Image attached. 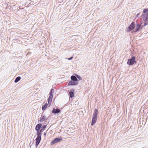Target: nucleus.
Instances as JSON below:
<instances>
[{
    "mask_svg": "<svg viewBox=\"0 0 148 148\" xmlns=\"http://www.w3.org/2000/svg\"><path fill=\"white\" fill-rule=\"evenodd\" d=\"M48 104L49 103L47 104V103H46L43 106H42V110L43 111L45 110L47 108Z\"/></svg>",
    "mask_w": 148,
    "mask_h": 148,
    "instance_id": "2eb2a0df",
    "label": "nucleus"
},
{
    "mask_svg": "<svg viewBox=\"0 0 148 148\" xmlns=\"http://www.w3.org/2000/svg\"><path fill=\"white\" fill-rule=\"evenodd\" d=\"M47 127V125H44L43 126H42L41 127L40 132H42L43 131L46 129Z\"/></svg>",
    "mask_w": 148,
    "mask_h": 148,
    "instance_id": "f3484780",
    "label": "nucleus"
},
{
    "mask_svg": "<svg viewBox=\"0 0 148 148\" xmlns=\"http://www.w3.org/2000/svg\"><path fill=\"white\" fill-rule=\"evenodd\" d=\"M97 119V116H92V119L91 123V125H93L96 122Z\"/></svg>",
    "mask_w": 148,
    "mask_h": 148,
    "instance_id": "6e6552de",
    "label": "nucleus"
},
{
    "mask_svg": "<svg viewBox=\"0 0 148 148\" xmlns=\"http://www.w3.org/2000/svg\"><path fill=\"white\" fill-rule=\"evenodd\" d=\"M99 113L98 110L97 109H95L93 116H97V115Z\"/></svg>",
    "mask_w": 148,
    "mask_h": 148,
    "instance_id": "dca6fc26",
    "label": "nucleus"
},
{
    "mask_svg": "<svg viewBox=\"0 0 148 148\" xmlns=\"http://www.w3.org/2000/svg\"><path fill=\"white\" fill-rule=\"evenodd\" d=\"M76 77L77 79H78L79 80H82V78L79 75H76Z\"/></svg>",
    "mask_w": 148,
    "mask_h": 148,
    "instance_id": "aec40b11",
    "label": "nucleus"
},
{
    "mask_svg": "<svg viewBox=\"0 0 148 148\" xmlns=\"http://www.w3.org/2000/svg\"><path fill=\"white\" fill-rule=\"evenodd\" d=\"M147 9H148V8H147Z\"/></svg>",
    "mask_w": 148,
    "mask_h": 148,
    "instance_id": "a878e982",
    "label": "nucleus"
},
{
    "mask_svg": "<svg viewBox=\"0 0 148 148\" xmlns=\"http://www.w3.org/2000/svg\"><path fill=\"white\" fill-rule=\"evenodd\" d=\"M37 137L36 139V146L37 148L40 143L41 140V134H36Z\"/></svg>",
    "mask_w": 148,
    "mask_h": 148,
    "instance_id": "7ed1b4c3",
    "label": "nucleus"
},
{
    "mask_svg": "<svg viewBox=\"0 0 148 148\" xmlns=\"http://www.w3.org/2000/svg\"><path fill=\"white\" fill-rule=\"evenodd\" d=\"M140 24L137 23L136 25V27L135 31L134 32L135 33H136L140 29Z\"/></svg>",
    "mask_w": 148,
    "mask_h": 148,
    "instance_id": "f8f14e48",
    "label": "nucleus"
},
{
    "mask_svg": "<svg viewBox=\"0 0 148 148\" xmlns=\"http://www.w3.org/2000/svg\"><path fill=\"white\" fill-rule=\"evenodd\" d=\"M46 133H45V132H44V135L45 136H46Z\"/></svg>",
    "mask_w": 148,
    "mask_h": 148,
    "instance_id": "393cba45",
    "label": "nucleus"
},
{
    "mask_svg": "<svg viewBox=\"0 0 148 148\" xmlns=\"http://www.w3.org/2000/svg\"><path fill=\"white\" fill-rule=\"evenodd\" d=\"M62 138L61 137H57L54 139L50 143V145L52 146L53 144L58 143L62 140Z\"/></svg>",
    "mask_w": 148,
    "mask_h": 148,
    "instance_id": "20e7f679",
    "label": "nucleus"
},
{
    "mask_svg": "<svg viewBox=\"0 0 148 148\" xmlns=\"http://www.w3.org/2000/svg\"><path fill=\"white\" fill-rule=\"evenodd\" d=\"M55 90L53 89H51L49 93L50 95H53V94Z\"/></svg>",
    "mask_w": 148,
    "mask_h": 148,
    "instance_id": "6ab92c4d",
    "label": "nucleus"
},
{
    "mask_svg": "<svg viewBox=\"0 0 148 148\" xmlns=\"http://www.w3.org/2000/svg\"><path fill=\"white\" fill-rule=\"evenodd\" d=\"M69 97L71 98H72L74 97V90L73 89H71L69 91Z\"/></svg>",
    "mask_w": 148,
    "mask_h": 148,
    "instance_id": "9d476101",
    "label": "nucleus"
},
{
    "mask_svg": "<svg viewBox=\"0 0 148 148\" xmlns=\"http://www.w3.org/2000/svg\"><path fill=\"white\" fill-rule=\"evenodd\" d=\"M78 83L76 82L71 80L69 82L68 85L69 86H74L78 85Z\"/></svg>",
    "mask_w": 148,
    "mask_h": 148,
    "instance_id": "1a4fd4ad",
    "label": "nucleus"
},
{
    "mask_svg": "<svg viewBox=\"0 0 148 148\" xmlns=\"http://www.w3.org/2000/svg\"><path fill=\"white\" fill-rule=\"evenodd\" d=\"M48 119L47 118L45 114H42L39 120L40 122H42L44 121L47 120Z\"/></svg>",
    "mask_w": 148,
    "mask_h": 148,
    "instance_id": "0eeeda50",
    "label": "nucleus"
},
{
    "mask_svg": "<svg viewBox=\"0 0 148 148\" xmlns=\"http://www.w3.org/2000/svg\"><path fill=\"white\" fill-rule=\"evenodd\" d=\"M147 25H148V22L147 23L145 22L143 24V26H145Z\"/></svg>",
    "mask_w": 148,
    "mask_h": 148,
    "instance_id": "412c9836",
    "label": "nucleus"
},
{
    "mask_svg": "<svg viewBox=\"0 0 148 148\" xmlns=\"http://www.w3.org/2000/svg\"><path fill=\"white\" fill-rule=\"evenodd\" d=\"M147 16H146V19L147 20H148V14H147Z\"/></svg>",
    "mask_w": 148,
    "mask_h": 148,
    "instance_id": "b1692460",
    "label": "nucleus"
},
{
    "mask_svg": "<svg viewBox=\"0 0 148 148\" xmlns=\"http://www.w3.org/2000/svg\"><path fill=\"white\" fill-rule=\"evenodd\" d=\"M135 27V24L134 22H132L130 26L128 27L127 30V32H130L133 30Z\"/></svg>",
    "mask_w": 148,
    "mask_h": 148,
    "instance_id": "423d86ee",
    "label": "nucleus"
},
{
    "mask_svg": "<svg viewBox=\"0 0 148 148\" xmlns=\"http://www.w3.org/2000/svg\"><path fill=\"white\" fill-rule=\"evenodd\" d=\"M136 58L134 56H132L131 58L129 59L127 62V64L130 65H132L136 63Z\"/></svg>",
    "mask_w": 148,
    "mask_h": 148,
    "instance_id": "f257e3e1",
    "label": "nucleus"
},
{
    "mask_svg": "<svg viewBox=\"0 0 148 148\" xmlns=\"http://www.w3.org/2000/svg\"><path fill=\"white\" fill-rule=\"evenodd\" d=\"M42 125L41 123H40L37 124L35 127V130L37 131L36 134H42V133L40 132L41 127Z\"/></svg>",
    "mask_w": 148,
    "mask_h": 148,
    "instance_id": "39448f33",
    "label": "nucleus"
},
{
    "mask_svg": "<svg viewBox=\"0 0 148 148\" xmlns=\"http://www.w3.org/2000/svg\"><path fill=\"white\" fill-rule=\"evenodd\" d=\"M140 24V29H142V28H143V27H144L145 26H143V25H141V24Z\"/></svg>",
    "mask_w": 148,
    "mask_h": 148,
    "instance_id": "5701e85b",
    "label": "nucleus"
},
{
    "mask_svg": "<svg viewBox=\"0 0 148 148\" xmlns=\"http://www.w3.org/2000/svg\"><path fill=\"white\" fill-rule=\"evenodd\" d=\"M73 58V56H72V57L69 58L68 59V60H72Z\"/></svg>",
    "mask_w": 148,
    "mask_h": 148,
    "instance_id": "4be33fe9",
    "label": "nucleus"
},
{
    "mask_svg": "<svg viewBox=\"0 0 148 148\" xmlns=\"http://www.w3.org/2000/svg\"><path fill=\"white\" fill-rule=\"evenodd\" d=\"M21 79V77L20 76H18V77H17L14 80V82L16 83H17L19 81H20V80Z\"/></svg>",
    "mask_w": 148,
    "mask_h": 148,
    "instance_id": "a211bd4d",
    "label": "nucleus"
},
{
    "mask_svg": "<svg viewBox=\"0 0 148 148\" xmlns=\"http://www.w3.org/2000/svg\"><path fill=\"white\" fill-rule=\"evenodd\" d=\"M53 95H50L48 99V103H50L52 101Z\"/></svg>",
    "mask_w": 148,
    "mask_h": 148,
    "instance_id": "4468645a",
    "label": "nucleus"
},
{
    "mask_svg": "<svg viewBox=\"0 0 148 148\" xmlns=\"http://www.w3.org/2000/svg\"><path fill=\"white\" fill-rule=\"evenodd\" d=\"M71 80L73 81L76 82H78L79 81L78 80L76 76H75L74 75H72L71 76Z\"/></svg>",
    "mask_w": 148,
    "mask_h": 148,
    "instance_id": "ddd939ff",
    "label": "nucleus"
},
{
    "mask_svg": "<svg viewBox=\"0 0 148 148\" xmlns=\"http://www.w3.org/2000/svg\"><path fill=\"white\" fill-rule=\"evenodd\" d=\"M147 12H148V9L147 8H145L144 9L143 14L141 15L142 17L143 18V20L145 22L148 21V20H147L146 19V16H147V14H148Z\"/></svg>",
    "mask_w": 148,
    "mask_h": 148,
    "instance_id": "f03ea898",
    "label": "nucleus"
},
{
    "mask_svg": "<svg viewBox=\"0 0 148 148\" xmlns=\"http://www.w3.org/2000/svg\"><path fill=\"white\" fill-rule=\"evenodd\" d=\"M61 110L57 108L55 109V108L53 109L52 111V112L53 114H56L58 113H60Z\"/></svg>",
    "mask_w": 148,
    "mask_h": 148,
    "instance_id": "9b49d317",
    "label": "nucleus"
}]
</instances>
